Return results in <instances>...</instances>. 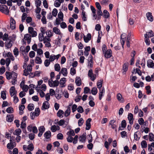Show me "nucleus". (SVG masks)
Segmentation results:
<instances>
[{
    "label": "nucleus",
    "instance_id": "obj_3",
    "mask_svg": "<svg viewBox=\"0 0 154 154\" xmlns=\"http://www.w3.org/2000/svg\"><path fill=\"white\" fill-rule=\"evenodd\" d=\"M103 53L105 57L108 58L112 56V51L110 49H102Z\"/></svg>",
    "mask_w": 154,
    "mask_h": 154
},
{
    "label": "nucleus",
    "instance_id": "obj_12",
    "mask_svg": "<svg viewBox=\"0 0 154 154\" xmlns=\"http://www.w3.org/2000/svg\"><path fill=\"white\" fill-rule=\"evenodd\" d=\"M62 74L63 76H66L68 74L67 70L66 68H63L61 71L59 72V74Z\"/></svg>",
    "mask_w": 154,
    "mask_h": 154
},
{
    "label": "nucleus",
    "instance_id": "obj_61",
    "mask_svg": "<svg viewBox=\"0 0 154 154\" xmlns=\"http://www.w3.org/2000/svg\"><path fill=\"white\" fill-rule=\"evenodd\" d=\"M84 122V120L82 118H81L78 121V124L79 126H81Z\"/></svg>",
    "mask_w": 154,
    "mask_h": 154
},
{
    "label": "nucleus",
    "instance_id": "obj_25",
    "mask_svg": "<svg viewBox=\"0 0 154 154\" xmlns=\"http://www.w3.org/2000/svg\"><path fill=\"white\" fill-rule=\"evenodd\" d=\"M66 134L68 136H73L75 135L74 130L71 129H70L69 131Z\"/></svg>",
    "mask_w": 154,
    "mask_h": 154
},
{
    "label": "nucleus",
    "instance_id": "obj_51",
    "mask_svg": "<svg viewBox=\"0 0 154 154\" xmlns=\"http://www.w3.org/2000/svg\"><path fill=\"white\" fill-rule=\"evenodd\" d=\"M77 109L78 112L80 113H82L84 112V109L83 107L81 106H78Z\"/></svg>",
    "mask_w": 154,
    "mask_h": 154
},
{
    "label": "nucleus",
    "instance_id": "obj_45",
    "mask_svg": "<svg viewBox=\"0 0 154 154\" xmlns=\"http://www.w3.org/2000/svg\"><path fill=\"white\" fill-rule=\"evenodd\" d=\"M22 89V90L24 91L25 92H27L29 88V87L28 86V85H23L22 88H21Z\"/></svg>",
    "mask_w": 154,
    "mask_h": 154
},
{
    "label": "nucleus",
    "instance_id": "obj_38",
    "mask_svg": "<svg viewBox=\"0 0 154 154\" xmlns=\"http://www.w3.org/2000/svg\"><path fill=\"white\" fill-rule=\"evenodd\" d=\"M91 93L94 95H95L97 94V90L96 87H94L92 88L91 91Z\"/></svg>",
    "mask_w": 154,
    "mask_h": 154
},
{
    "label": "nucleus",
    "instance_id": "obj_43",
    "mask_svg": "<svg viewBox=\"0 0 154 154\" xmlns=\"http://www.w3.org/2000/svg\"><path fill=\"white\" fill-rule=\"evenodd\" d=\"M72 136H68L66 138L68 142L69 143H71L73 142L74 140L73 138L72 137Z\"/></svg>",
    "mask_w": 154,
    "mask_h": 154
},
{
    "label": "nucleus",
    "instance_id": "obj_35",
    "mask_svg": "<svg viewBox=\"0 0 154 154\" xmlns=\"http://www.w3.org/2000/svg\"><path fill=\"white\" fill-rule=\"evenodd\" d=\"M146 33L147 34V37L148 38L154 36V33L153 32L152 30H150L149 32H146Z\"/></svg>",
    "mask_w": 154,
    "mask_h": 154
},
{
    "label": "nucleus",
    "instance_id": "obj_56",
    "mask_svg": "<svg viewBox=\"0 0 154 154\" xmlns=\"http://www.w3.org/2000/svg\"><path fill=\"white\" fill-rule=\"evenodd\" d=\"M57 138L60 140H62L63 138V135L61 133H59L57 134Z\"/></svg>",
    "mask_w": 154,
    "mask_h": 154
},
{
    "label": "nucleus",
    "instance_id": "obj_28",
    "mask_svg": "<svg viewBox=\"0 0 154 154\" xmlns=\"http://www.w3.org/2000/svg\"><path fill=\"white\" fill-rule=\"evenodd\" d=\"M21 133V130L20 128H18L15 130L14 134L17 136H19Z\"/></svg>",
    "mask_w": 154,
    "mask_h": 154
},
{
    "label": "nucleus",
    "instance_id": "obj_11",
    "mask_svg": "<svg viewBox=\"0 0 154 154\" xmlns=\"http://www.w3.org/2000/svg\"><path fill=\"white\" fill-rule=\"evenodd\" d=\"M91 121V118H88L86 122V128L85 129L87 130H89L91 128L90 122Z\"/></svg>",
    "mask_w": 154,
    "mask_h": 154
},
{
    "label": "nucleus",
    "instance_id": "obj_1",
    "mask_svg": "<svg viewBox=\"0 0 154 154\" xmlns=\"http://www.w3.org/2000/svg\"><path fill=\"white\" fill-rule=\"evenodd\" d=\"M15 39V37H13L11 36L9 37L8 39L6 40L5 43V46L7 47V48H11L14 44Z\"/></svg>",
    "mask_w": 154,
    "mask_h": 154
},
{
    "label": "nucleus",
    "instance_id": "obj_4",
    "mask_svg": "<svg viewBox=\"0 0 154 154\" xmlns=\"http://www.w3.org/2000/svg\"><path fill=\"white\" fill-rule=\"evenodd\" d=\"M88 75L91 80L94 81L96 78L97 74H94L92 70L90 69L88 71Z\"/></svg>",
    "mask_w": 154,
    "mask_h": 154
},
{
    "label": "nucleus",
    "instance_id": "obj_15",
    "mask_svg": "<svg viewBox=\"0 0 154 154\" xmlns=\"http://www.w3.org/2000/svg\"><path fill=\"white\" fill-rule=\"evenodd\" d=\"M147 66L148 67L154 68V63L151 60H149L147 62Z\"/></svg>",
    "mask_w": 154,
    "mask_h": 154
},
{
    "label": "nucleus",
    "instance_id": "obj_16",
    "mask_svg": "<svg viewBox=\"0 0 154 154\" xmlns=\"http://www.w3.org/2000/svg\"><path fill=\"white\" fill-rule=\"evenodd\" d=\"M146 16L147 19L151 22H152L153 20V18L152 13L150 12H147L146 14Z\"/></svg>",
    "mask_w": 154,
    "mask_h": 154
},
{
    "label": "nucleus",
    "instance_id": "obj_41",
    "mask_svg": "<svg viewBox=\"0 0 154 154\" xmlns=\"http://www.w3.org/2000/svg\"><path fill=\"white\" fill-rule=\"evenodd\" d=\"M40 109L38 108H36L34 112L35 116H38L40 114Z\"/></svg>",
    "mask_w": 154,
    "mask_h": 154
},
{
    "label": "nucleus",
    "instance_id": "obj_17",
    "mask_svg": "<svg viewBox=\"0 0 154 154\" xmlns=\"http://www.w3.org/2000/svg\"><path fill=\"white\" fill-rule=\"evenodd\" d=\"M24 38L27 41L28 44H29L31 42V35L29 34H26L24 36Z\"/></svg>",
    "mask_w": 154,
    "mask_h": 154
},
{
    "label": "nucleus",
    "instance_id": "obj_47",
    "mask_svg": "<svg viewBox=\"0 0 154 154\" xmlns=\"http://www.w3.org/2000/svg\"><path fill=\"white\" fill-rule=\"evenodd\" d=\"M35 51H37V54L39 55L43 54V52L41 49H32Z\"/></svg>",
    "mask_w": 154,
    "mask_h": 154
},
{
    "label": "nucleus",
    "instance_id": "obj_64",
    "mask_svg": "<svg viewBox=\"0 0 154 154\" xmlns=\"http://www.w3.org/2000/svg\"><path fill=\"white\" fill-rule=\"evenodd\" d=\"M60 27L62 29H64L67 27L66 23L64 22H62L60 23Z\"/></svg>",
    "mask_w": 154,
    "mask_h": 154
},
{
    "label": "nucleus",
    "instance_id": "obj_46",
    "mask_svg": "<svg viewBox=\"0 0 154 154\" xmlns=\"http://www.w3.org/2000/svg\"><path fill=\"white\" fill-rule=\"evenodd\" d=\"M35 62L36 63L41 64L42 63V60L41 58L38 57H37L35 60Z\"/></svg>",
    "mask_w": 154,
    "mask_h": 154
},
{
    "label": "nucleus",
    "instance_id": "obj_21",
    "mask_svg": "<svg viewBox=\"0 0 154 154\" xmlns=\"http://www.w3.org/2000/svg\"><path fill=\"white\" fill-rule=\"evenodd\" d=\"M71 106V105L70 104L68 106L67 109L65 112V116L66 117L68 116L70 114V106Z\"/></svg>",
    "mask_w": 154,
    "mask_h": 154
},
{
    "label": "nucleus",
    "instance_id": "obj_63",
    "mask_svg": "<svg viewBox=\"0 0 154 154\" xmlns=\"http://www.w3.org/2000/svg\"><path fill=\"white\" fill-rule=\"evenodd\" d=\"M50 60H46L44 62V64L45 66L46 67L48 66L49 64H50Z\"/></svg>",
    "mask_w": 154,
    "mask_h": 154
},
{
    "label": "nucleus",
    "instance_id": "obj_22",
    "mask_svg": "<svg viewBox=\"0 0 154 154\" xmlns=\"http://www.w3.org/2000/svg\"><path fill=\"white\" fill-rule=\"evenodd\" d=\"M116 121L115 120H111L110 121L109 124V125H111V128L113 129H116V125H115L114 123H115Z\"/></svg>",
    "mask_w": 154,
    "mask_h": 154
},
{
    "label": "nucleus",
    "instance_id": "obj_2",
    "mask_svg": "<svg viewBox=\"0 0 154 154\" xmlns=\"http://www.w3.org/2000/svg\"><path fill=\"white\" fill-rule=\"evenodd\" d=\"M0 11L7 15L9 14V12L8 7L5 5H0Z\"/></svg>",
    "mask_w": 154,
    "mask_h": 154
},
{
    "label": "nucleus",
    "instance_id": "obj_18",
    "mask_svg": "<svg viewBox=\"0 0 154 154\" xmlns=\"http://www.w3.org/2000/svg\"><path fill=\"white\" fill-rule=\"evenodd\" d=\"M75 83L76 85L78 86H80L82 84V82L81 78L79 77H77L76 78L75 80Z\"/></svg>",
    "mask_w": 154,
    "mask_h": 154
},
{
    "label": "nucleus",
    "instance_id": "obj_9",
    "mask_svg": "<svg viewBox=\"0 0 154 154\" xmlns=\"http://www.w3.org/2000/svg\"><path fill=\"white\" fill-rule=\"evenodd\" d=\"M128 119L129 121V123L131 125L133 123V115L131 113H129L128 114Z\"/></svg>",
    "mask_w": 154,
    "mask_h": 154
},
{
    "label": "nucleus",
    "instance_id": "obj_8",
    "mask_svg": "<svg viewBox=\"0 0 154 154\" xmlns=\"http://www.w3.org/2000/svg\"><path fill=\"white\" fill-rule=\"evenodd\" d=\"M126 35L125 33L122 34L121 35V37L122 39V40L121 41V43L123 48H124V45L126 39V36L125 37H124V38H123V37L124 36H126Z\"/></svg>",
    "mask_w": 154,
    "mask_h": 154
},
{
    "label": "nucleus",
    "instance_id": "obj_53",
    "mask_svg": "<svg viewBox=\"0 0 154 154\" xmlns=\"http://www.w3.org/2000/svg\"><path fill=\"white\" fill-rule=\"evenodd\" d=\"M65 121L63 119L60 120L58 122V124L60 126H63L65 124Z\"/></svg>",
    "mask_w": 154,
    "mask_h": 154
},
{
    "label": "nucleus",
    "instance_id": "obj_14",
    "mask_svg": "<svg viewBox=\"0 0 154 154\" xmlns=\"http://www.w3.org/2000/svg\"><path fill=\"white\" fill-rule=\"evenodd\" d=\"M10 27L12 29H14L16 28V22L15 20L12 18L11 20Z\"/></svg>",
    "mask_w": 154,
    "mask_h": 154
},
{
    "label": "nucleus",
    "instance_id": "obj_36",
    "mask_svg": "<svg viewBox=\"0 0 154 154\" xmlns=\"http://www.w3.org/2000/svg\"><path fill=\"white\" fill-rule=\"evenodd\" d=\"M141 147L143 148H146L147 146V143L146 141L145 140L142 141L141 143Z\"/></svg>",
    "mask_w": 154,
    "mask_h": 154
},
{
    "label": "nucleus",
    "instance_id": "obj_30",
    "mask_svg": "<svg viewBox=\"0 0 154 154\" xmlns=\"http://www.w3.org/2000/svg\"><path fill=\"white\" fill-rule=\"evenodd\" d=\"M53 31L56 34L60 35L61 34L60 30L57 27H54L53 29Z\"/></svg>",
    "mask_w": 154,
    "mask_h": 154
},
{
    "label": "nucleus",
    "instance_id": "obj_48",
    "mask_svg": "<svg viewBox=\"0 0 154 154\" xmlns=\"http://www.w3.org/2000/svg\"><path fill=\"white\" fill-rule=\"evenodd\" d=\"M6 112L9 113H12L14 112L13 109L12 107H10L7 108L6 110Z\"/></svg>",
    "mask_w": 154,
    "mask_h": 154
},
{
    "label": "nucleus",
    "instance_id": "obj_59",
    "mask_svg": "<svg viewBox=\"0 0 154 154\" xmlns=\"http://www.w3.org/2000/svg\"><path fill=\"white\" fill-rule=\"evenodd\" d=\"M126 121L125 120H124L122 121L121 126L122 128H125L126 127Z\"/></svg>",
    "mask_w": 154,
    "mask_h": 154
},
{
    "label": "nucleus",
    "instance_id": "obj_10",
    "mask_svg": "<svg viewBox=\"0 0 154 154\" xmlns=\"http://www.w3.org/2000/svg\"><path fill=\"white\" fill-rule=\"evenodd\" d=\"M91 34L90 33H88L87 35V37L85 35H84L83 37L84 40L85 42L87 43L91 40Z\"/></svg>",
    "mask_w": 154,
    "mask_h": 154
},
{
    "label": "nucleus",
    "instance_id": "obj_55",
    "mask_svg": "<svg viewBox=\"0 0 154 154\" xmlns=\"http://www.w3.org/2000/svg\"><path fill=\"white\" fill-rule=\"evenodd\" d=\"M57 10L56 8H54L52 11V14L54 17H56L57 14Z\"/></svg>",
    "mask_w": 154,
    "mask_h": 154
},
{
    "label": "nucleus",
    "instance_id": "obj_39",
    "mask_svg": "<svg viewBox=\"0 0 154 154\" xmlns=\"http://www.w3.org/2000/svg\"><path fill=\"white\" fill-rule=\"evenodd\" d=\"M6 78L7 79L9 80L11 78L12 76V73H11L9 72H6L5 73Z\"/></svg>",
    "mask_w": 154,
    "mask_h": 154
},
{
    "label": "nucleus",
    "instance_id": "obj_27",
    "mask_svg": "<svg viewBox=\"0 0 154 154\" xmlns=\"http://www.w3.org/2000/svg\"><path fill=\"white\" fill-rule=\"evenodd\" d=\"M147 36L148 35L147 33L144 35L145 42L146 45H148L150 44V40L149 38Z\"/></svg>",
    "mask_w": 154,
    "mask_h": 154
},
{
    "label": "nucleus",
    "instance_id": "obj_20",
    "mask_svg": "<svg viewBox=\"0 0 154 154\" xmlns=\"http://www.w3.org/2000/svg\"><path fill=\"white\" fill-rule=\"evenodd\" d=\"M117 98L118 100L121 102L123 103L124 102V99L120 94L119 93L117 94Z\"/></svg>",
    "mask_w": 154,
    "mask_h": 154
},
{
    "label": "nucleus",
    "instance_id": "obj_50",
    "mask_svg": "<svg viewBox=\"0 0 154 154\" xmlns=\"http://www.w3.org/2000/svg\"><path fill=\"white\" fill-rule=\"evenodd\" d=\"M44 35H43V34H41L40 33L38 35V38L40 42H42L43 41L44 39Z\"/></svg>",
    "mask_w": 154,
    "mask_h": 154
},
{
    "label": "nucleus",
    "instance_id": "obj_58",
    "mask_svg": "<svg viewBox=\"0 0 154 154\" xmlns=\"http://www.w3.org/2000/svg\"><path fill=\"white\" fill-rule=\"evenodd\" d=\"M61 3L58 0H56L54 3V5L56 7H59Z\"/></svg>",
    "mask_w": 154,
    "mask_h": 154
},
{
    "label": "nucleus",
    "instance_id": "obj_7",
    "mask_svg": "<svg viewBox=\"0 0 154 154\" xmlns=\"http://www.w3.org/2000/svg\"><path fill=\"white\" fill-rule=\"evenodd\" d=\"M49 103L48 101H45L42 104V110L48 109L49 107Z\"/></svg>",
    "mask_w": 154,
    "mask_h": 154
},
{
    "label": "nucleus",
    "instance_id": "obj_13",
    "mask_svg": "<svg viewBox=\"0 0 154 154\" xmlns=\"http://www.w3.org/2000/svg\"><path fill=\"white\" fill-rule=\"evenodd\" d=\"M66 82V78H61L60 79V84L61 87L63 88L65 86V84Z\"/></svg>",
    "mask_w": 154,
    "mask_h": 154
},
{
    "label": "nucleus",
    "instance_id": "obj_24",
    "mask_svg": "<svg viewBox=\"0 0 154 154\" xmlns=\"http://www.w3.org/2000/svg\"><path fill=\"white\" fill-rule=\"evenodd\" d=\"M51 132L49 131H48L46 132L44 134V137H45L46 139L49 138L51 137Z\"/></svg>",
    "mask_w": 154,
    "mask_h": 154
},
{
    "label": "nucleus",
    "instance_id": "obj_5",
    "mask_svg": "<svg viewBox=\"0 0 154 154\" xmlns=\"http://www.w3.org/2000/svg\"><path fill=\"white\" fill-rule=\"evenodd\" d=\"M10 93L11 97L16 95L17 91L16 90L14 87L12 86L11 88L10 89Z\"/></svg>",
    "mask_w": 154,
    "mask_h": 154
},
{
    "label": "nucleus",
    "instance_id": "obj_42",
    "mask_svg": "<svg viewBox=\"0 0 154 154\" xmlns=\"http://www.w3.org/2000/svg\"><path fill=\"white\" fill-rule=\"evenodd\" d=\"M149 140L150 141H154V135L152 133L149 134Z\"/></svg>",
    "mask_w": 154,
    "mask_h": 154
},
{
    "label": "nucleus",
    "instance_id": "obj_44",
    "mask_svg": "<svg viewBox=\"0 0 154 154\" xmlns=\"http://www.w3.org/2000/svg\"><path fill=\"white\" fill-rule=\"evenodd\" d=\"M58 17L62 21H63V14L62 12L60 11L59 13Z\"/></svg>",
    "mask_w": 154,
    "mask_h": 154
},
{
    "label": "nucleus",
    "instance_id": "obj_34",
    "mask_svg": "<svg viewBox=\"0 0 154 154\" xmlns=\"http://www.w3.org/2000/svg\"><path fill=\"white\" fill-rule=\"evenodd\" d=\"M47 36L48 37H51L53 35V33L51 30H48L46 32Z\"/></svg>",
    "mask_w": 154,
    "mask_h": 154
},
{
    "label": "nucleus",
    "instance_id": "obj_40",
    "mask_svg": "<svg viewBox=\"0 0 154 154\" xmlns=\"http://www.w3.org/2000/svg\"><path fill=\"white\" fill-rule=\"evenodd\" d=\"M128 69V66L125 63L124 64L123 66V69L124 71L123 73L125 74L126 72L127 71Z\"/></svg>",
    "mask_w": 154,
    "mask_h": 154
},
{
    "label": "nucleus",
    "instance_id": "obj_52",
    "mask_svg": "<svg viewBox=\"0 0 154 154\" xmlns=\"http://www.w3.org/2000/svg\"><path fill=\"white\" fill-rule=\"evenodd\" d=\"M27 16V14L24 13H23L21 17V21L22 22H24Z\"/></svg>",
    "mask_w": 154,
    "mask_h": 154
},
{
    "label": "nucleus",
    "instance_id": "obj_37",
    "mask_svg": "<svg viewBox=\"0 0 154 154\" xmlns=\"http://www.w3.org/2000/svg\"><path fill=\"white\" fill-rule=\"evenodd\" d=\"M54 69L55 71L59 72L60 69V67L59 64H56L54 65Z\"/></svg>",
    "mask_w": 154,
    "mask_h": 154
},
{
    "label": "nucleus",
    "instance_id": "obj_31",
    "mask_svg": "<svg viewBox=\"0 0 154 154\" xmlns=\"http://www.w3.org/2000/svg\"><path fill=\"white\" fill-rule=\"evenodd\" d=\"M39 90L45 91L46 89V86L45 84H43L42 85L41 87H38Z\"/></svg>",
    "mask_w": 154,
    "mask_h": 154
},
{
    "label": "nucleus",
    "instance_id": "obj_60",
    "mask_svg": "<svg viewBox=\"0 0 154 154\" xmlns=\"http://www.w3.org/2000/svg\"><path fill=\"white\" fill-rule=\"evenodd\" d=\"M138 131H137L134 133V139L136 140H138L140 139V137H138L137 135Z\"/></svg>",
    "mask_w": 154,
    "mask_h": 154
},
{
    "label": "nucleus",
    "instance_id": "obj_49",
    "mask_svg": "<svg viewBox=\"0 0 154 154\" xmlns=\"http://www.w3.org/2000/svg\"><path fill=\"white\" fill-rule=\"evenodd\" d=\"M42 4V2L40 0H37L35 1V5L36 7H40Z\"/></svg>",
    "mask_w": 154,
    "mask_h": 154
},
{
    "label": "nucleus",
    "instance_id": "obj_32",
    "mask_svg": "<svg viewBox=\"0 0 154 154\" xmlns=\"http://www.w3.org/2000/svg\"><path fill=\"white\" fill-rule=\"evenodd\" d=\"M82 17L84 21H87V19L85 14V12L84 11H83L82 12Z\"/></svg>",
    "mask_w": 154,
    "mask_h": 154
},
{
    "label": "nucleus",
    "instance_id": "obj_62",
    "mask_svg": "<svg viewBox=\"0 0 154 154\" xmlns=\"http://www.w3.org/2000/svg\"><path fill=\"white\" fill-rule=\"evenodd\" d=\"M8 34L5 33L4 35L2 37V39L4 41H6V40H7L8 38Z\"/></svg>",
    "mask_w": 154,
    "mask_h": 154
},
{
    "label": "nucleus",
    "instance_id": "obj_57",
    "mask_svg": "<svg viewBox=\"0 0 154 154\" xmlns=\"http://www.w3.org/2000/svg\"><path fill=\"white\" fill-rule=\"evenodd\" d=\"M28 149L30 151H32L34 149V146L32 143H30L28 146Z\"/></svg>",
    "mask_w": 154,
    "mask_h": 154
},
{
    "label": "nucleus",
    "instance_id": "obj_33",
    "mask_svg": "<svg viewBox=\"0 0 154 154\" xmlns=\"http://www.w3.org/2000/svg\"><path fill=\"white\" fill-rule=\"evenodd\" d=\"M1 97L3 100H4L6 99V91H1Z\"/></svg>",
    "mask_w": 154,
    "mask_h": 154
},
{
    "label": "nucleus",
    "instance_id": "obj_23",
    "mask_svg": "<svg viewBox=\"0 0 154 154\" xmlns=\"http://www.w3.org/2000/svg\"><path fill=\"white\" fill-rule=\"evenodd\" d=\"M110 16V15L109 12L106 10H105L103 11V17L105 18H108Z\"/></svg>",
    "mask_w": 154,
    "mask_h": 154
},
{
    "label": "nucleus",
    "instance_id": "obj_29",
    "mask_svg": "<svg viewBox=\"0 0 154 154\" xmlns=\"http://www.w3.org/2000/svg\"><path fill=\"white\" fill-rule=\"evenodd\" d=\"M103 82V80L100 79L97 82V87L99 89L101 88L102 87Z\"/></svg>",
    "mask_w": 154,
    "mask_h": 154
},
{
    "label": "nucleus",
    "instance_id": "obj_19",
    "mask_svg": "<svg viewBox=\"0 0 154 154\" xmlns=\"http://www.w3.org/2000/svg\"><path fill=\"white\" fill-rule=\"evenodd\" d=\"M60 129L59 126L58 125L56 126L54 125L51 126V130L52 132H55L57 130H59Z\"/></svg>",
    "mask_w": 154,
    "mask_h": 154
},
{
    "label": "nucleus",
    "instance_id": "obj_6",
    "mask_svg": "<svg viewBox=\"0 0 154 154\" xmlns=\"http://www.w3.org/2000/svg\"><path fill=\"white\" fill-rule=\"evenodd\" d=\"M86 132L83 133L82 135L80 136L79 137L80 142L82 143H85L86 139Z\"/></svg>",
    "mask_w": 154,
    "mask_h": 154
},
{
    "label": "nucleus",
    "instance_id": "obj_26",
    "mask_svg": "<svg viewBox=\"0 0 154 154\" xmlns=\"http://www.w3.org/2000/svg\"><path fill=\"white\" fill-rule=\"evenodd\" d=\"M13 115H7L6 117V119L8 122H11L13 121Z\"/></svg>",
    "mask_w": 154,
    "mask_h": 154
},
{
    "label": "nucleus",
    "instance_id": "obj_54",
    "mask_svg": "<svg viewBox=\"0 0 154 154\" xmlns=\"http://www.w3.org/2000/svg\"><path fill=\"white\" fill-rule=\"evenodd\" d=\"M63 113V111L62 110L60 109L57 113V115L59 117H60L62 115Z\"/></svg>",
    "mask_w": 154,
    "mask_h": 154
}]
</instances>
